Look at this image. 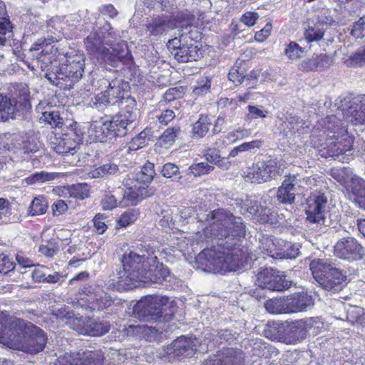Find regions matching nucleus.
I'll use <instances>...</instances> for the list:
<instances>
[{"instance_id": "49", "label": "nucleus", "mask_w": 365, "mask_h": 365, "mask_svg": "<svg viewBox=\"0 0 365 365\" xmlns=\"http://www.w3.org/2000/svg\"><path fill=\"white\" fill-rule=\"evenodd\" d=\"M324 35V30L320 27V25L309 27L304 32V38L309 43L320 41Z\"/></svg>"}, {"instance_id": "35", "label": "nucleus", "mask_w": 365, "mask_h": 365, "mask_svg": "<svg viewBox=\"0 0 365 365\" xmlns=\"http://www.w3.org/2000/svg\"><path fill=\"white\" fill-rule=\"evenodd\" d=\"M108 94H109L110 100L113 102V105L123 103L124 97V89L121 86V80H114L109 83L108 88L106 89Z\"/></svg>"}, {"instance_id": "3", "label": "nucleus", "mask_w": 365, "mask_h": 365, "mask_svg": "<svg viewBox=\"0 0 365 365\" xmlns=\"http://www.w3.org/2000/svg\"><path fill=\"white\" fill-rule=\"evenodd\" d=\"M86 50L104 63L113 67H117L120 62L128 64L131 61V54L128 51L127 43L120 41L110 43L101 39L99 34L92 32L84 40Z\"/></svg>"}, {"instance_id": "42", "label": "nucleus", "mask_w": 365, "mask_h": 365, "mask_svg": "<svg viewBox=\"0 0 365 365\" xmlns=\"http://www.w3.org/2000/svg\"><path fill=\"white\" fill-rule=\"evenodd\" d=\"M285 304L284 298H274L267 300L264 303V307L266 310L271 314H287Z\"/></svg>"}, {"instance_id": "57", "label": "nucleus", "mask_w": 365, "mask_h": 365, "mask_svg": "<svg viewBox=\"0 0 365 365\" xmlns=\"http://www.w3.org/2000/svg\"><path fill=\"white\" fill-rule=\"evenodd\" d=\"M351 34L356 38H362L365 37V16L360 18L354 24Z\"/></svg>"}, {"instance_id": "47", "label": "nucleus", "mask_w": 365, "mask_h": 365, "mask_svg": "<svg viewBox=\"0 0 365 365\" xmlns=\"http://www.w3.org/2000/svg\"><path fill=\"white\" fill-rule=\"evenodd\" d=\"M344 63L347 67H358L365 65V48L357 51L346 58Z\"/></svg>"}, {"instance_id": "13", "label": "nucleus", "mask_w": 365, "mask_h": 365, "mask_svg": "<svg viewBox=\"0 0 365 365\" xmlns=\"http://www.w3.org/2000/svg\"><path fill=\"white\" fill-rule=\"evenodd\" d=\"M255 284L262 289L282 292L291 287V282L285 279L284 275L272 269H264L256 276Z\"/></svg>"}, {"instance_id": "2", "label": "nucleus", "mask_w": 365, "mask_h": 365, "mask_svg": "<svg viewBox=\"0 0 365 365\" xmlns=\"http://www.w3.org/2000/svg\"><path fill=\"white\" fill-rule=\"evenodd\" d=\"M47 342L45 332L26 321H0V343L23 352L36 354Z\"/></svg>"}, {"instance_id": "59", "label": "nucleus", "mask_w": 365, "mask_h": 365, "mask_svg": "<svg viewBox=\"0 0 365 365\" xmlns=\"http://www.w3.org/2000/svg\"><path fill=\"white\" fill-rule=\"evenodd\" d=\"M161 173L163 177L171 178L179 173V168L174 163H168L163 166Z\"/></svg>"}, {"instance_id": "34", "label": "nucleus", "mask_w": 365, "mask_h": 365, "mask_svg": "<svg viewBox=\"0 0 365 365\" xmlns=\"http://www.w3.org/2000/svg\"><path fill=\"white\" fill-rule=\"evenodd\" d=\"M212 125L208 115H200L198 120L192 124V133L193 138H201L206 135Z\"/></svg>"}, {"instance_id": "40", "label": "nucleus", "mask_w": 365, "mask_h": 365, "mask_svg": "<svg viewBox=\"0 0 365 365\" xmlns=\"http://www.w3.org/2000/svg\"><path fill=\"white\" fill-rule=\"evenodd\" d=\"M155 175L154 165L148 162L141 168V170L136 173L135 180L138 183L146 185V183H149L152 181Z\"/></svg>"}, {"instance_id": "44", "label": "nucleus", "mask_w": 365, "mask_h": 365, "mask_svg": "<svg viewBox=\"0 0 365 365\" xmlns=\"http://www.w3.org/2000/svg\"><path fill=\"white\" fill-rule=\"evenodd\" d=\"M48 209V202L43 196L35 197L29 209L31 216L40 215L46 213Z\"/></svg>"}, {"instance_id": "62", "label": "nucleus", "mask_w": 365, "mask_h": 365, "mask_svg": "<svg viewBox=\"0 0 365 365\" xmlns=\"http://www.w3.org/2000/svg\"><path fill=\"white\" fill-rule=\"evenodd\" d=\"M272 29V24L270 23H267L262 29L255 34V40L258 42L264 41L269 36Z\"/></svg>"}, {"instance_id": "51", "label": "nucleus", "mask_w": 365, "mask_h": 365, "mask_svg": "<svg viewBox=\"0 0 365 365\" xmlns=\"http://www.w3.org/2000/svg\"><path fill=\"white\" fill-rule=\"evenodd\" d=\"M248 113L246 115V117L249 120H252L255 118H264L267 116L269 111L264 109L262 106H252L249 105L247 106Z\"/></svg>"}, {"instance_id": "25", "label": "nucleus", "mask_w": 365, "mask_h": 365, "mask_svg": "<svg viewBox=\"0 0 365 365\" xmlns=\"http://www.w3.org/2000/svg\"><path fill=\"white\" fill-rule=\"evenodd\" d=\"M284 299L287 314L306 311L313 304L312 297L305 292H297Z\"/></svg>"}, {"instance_id": "29", "label": "nucleus", "mask_w": 365, "mask_h": 365, "mask_svg": "<svg viewBox=\"0 0 365 365\" xmlns=\"http://www.w3.org/2000/svg\"><path fill=\"white\" fill-rule=\"evenodd\" d=\"M346 120L354 125L365 123V99L350 106L345 114Z\"/></svg>"}, {"instance_id": "54", "label": "nucleus", "mask_w": 365, "mask_h": 365, "mask_svg": "<svg viewBox=\"0 0 365 365\" xmlns=\"http://www.w3.org/2000/svg\"><path fill=\"white\" fill-rule=\"evenodd\" d=\"M15 263L12 257L5 255H0V272L7 274L14 270Z\"/></svg>"}, {"instance_id": "5", "label": "nucleus", "mask_w": 365, "mask_h": 365, "mask_svg": "<svg viewBox=\"0 0 365 365\" xmlns=\"http://www.w3.org/2000/svg\"><path fill=\"white\" fill-rule=\"evenodd\" d=\"M309 268L314 279L325 290L338 292L346 284V275L329 259H313Z\"/></svg>"}, {"instance_id": "18", "label": "nucleus", "mask_w": 365, "mask_h": 365, "mask_svg": "<svg viewBox=\"0 0 365 365\" xmlns=\"http://www.w3.org/2000/svg\"><path fill=\"white\" fill-rule=\"evenodd\" d=\"M156 190L154 187H149L137 182L133 186L125 190L118 205L120 207L135 205L144 198L153 196Z\"/></svg>"}, {"instance_id": "58", "label": "nucleus", "mask_w": 365, "mask_h": 365, "mask_svg": "<svg viewBox=\"0 0 365 365\" xmlns=\"http://www.w3.org/2000/svg\"><path fill=\"white\" fill-rule=\"evenodd\" d=\"M96 33L100 34L103 41L108 38H115L117 36L110 24L108 22H106Z\"/></svg>"}, {"instance_id": "22", "label": "nucleus", "mask_w": 365, "mask_h": 365, "mask_svg": "<svg viewBox=\"0 0 365 365\" xmlns=\"http://www.w3.org/2000/svg\"><path fill=\"white\" fill-rule=\"evenodd\" d=\"M352 144L353 140L350 136H346L341 139L335 135L331 136L326 143V147L321 150L322 155L324 158L339 157L346 152L350 151Z\"/></svg>"}, {"instance_id": "64", "label": "nucleus", "mask_w": 365, "mask_h": 365, "mask_svg": "<svg viewBox=\"0 0 365 365\" xmlns=\"http://www.w3.org/2000/svg\"><path fill=\"white\" fill-rule=\"evenodd\" d=\"M203 155L206 160L214 164L220 156V151L216 148H208L203 152Z\"/></svg>"}, {"instance_id": "9", "label": "nucleus", "mask_w": 365, "mask_h": 365, "mask_svg": "<svg viewBox=\"0 0 365 365\" xmlns=\"http://www.w3.org/2000/svg\"><path fill=\"white\" fill-rule=\"evenodd\" d=\"M351 170L343 168L333 173L332 176L338 181L345 182V194L347 198L355 203L359 207L365 209V180L358 176H352L349 180L344 179L342 174L349 175Z\"/></svg>"}, {"instance_id": "41", "label": "nucleus", "mask_w": 365, "mask_h": 365, "mask_svg": "<svg viewBox=\"0 0 365 365\" xmlns=\"http://www.w3.org/2000/svg\"><path fill=\"white\" fill-rule=\"evenodd\" d=\"M180 133L181 128L179 125L168 128L160 136L159 141L166 147L170 146Z\"/></svg>"}, {"instance_id": "56", "label": "nucleus", "mask_w": 365, "mask_h": 365, "mask_svg": "<svg viewBox=\"0 0 365 365\" xmlns=\"http://www.w3.org/2000/svg\"><path fill=\"white\" fill-rule=\"evenodd\" d=\"M101 205L103 210H110L115 208L118 206V200L115 195L110 192L106 193L101 201Z\"/></svg>"}, {"instance_id": "63", "label": "nucleus", "mask_w": 365, "mask_h": 365, "mask_svg": "<svg viewBox=\"0 0 365 365\" xmlns=\"http://www.w3.org/2000/svg\"><path fill=\"white\" fill-rule=\"evenodd\" d=\"M259 15L256 12L247 11L241 17V21L248 26H252L256 24Z\"/></svg>"}, {"instance_id": "32", "label": "nucleus", "mask_w": 365, "mask_h": 365, "mask_svg": "<svg viewBox=\"0 0 365 365\" xmlns=\"http://www.w3.org/2000/svg\"><path fill=\"white\" fill-rule=\"evenodd\" d=\"M86 301L89 303L88 306L92 309H102L110 304L109 297L103 292H91L87 295Z\"/></svg>"}, {"instance_id": "24", "label": "nucleus", "mask_w": 365, "mask_h": 365, "mask_svg": "<svg viewBox=\"0 0 365 365\" xmlns=\"http://www.w3.org/2000/svg\"><path fill=\"white\" fill-rule=\"evenodd\" d=\"M9 101L16 108V115L31 108L29 90L26 85L19 84L11 90Z\"/></svg>"}, {"instance_id": "21", "label": "nucleus", "mask_w": 365, "mask_h": 365, "mask_svg": "<svg viewBox=\"0 0 365 365\" xmlns=\"http://www.w3.org/2000/svg\"><path fill=\"white\" fill-rule=\"evenodd\" d=\"M297 175H288L282 182L277 192V199L282 204L291 205L295 200V195L301 187Z\"/></svg>"}, {"instance_id": "60", "label": "nucleus", "mask_w": 365, "mask_h": 365, "mask_svg": "<svg viewBox=\"0 0 365 365\" xmlns=\"http://www.w3.org/2000/svg\"><path fill=\"white\" fill-rule=\"evenodd\" d=\"M93 225L99 234H103L107 230V225L104 222L103 215L98 213L93 219Z\"/></svg>"}, {"instance_id": "16", "label": "nucleus", "mask_w": 365, "mask_h": 365, "mask_svg": "<svg viewBox=\"0 0 365 365\" xmlns=\"http://www.w3.org/2000/svg\"><path fill=\"white\" fill-rule=\"evenodd\" d=\"M336 257L350 261L361 259L364 255V250L357 241L352 237L343 238L334 246Z\"/></svg>"}, {"instance_id": "43", "label": "nucleus", "mask_w": 365, "mask_h": 365, "mask_svg": "<svg viewBox=\"0 0 365 365\" xmlns=\"http://www.w3.org/2000/svg\"><path fill=\"white\" fill-rule=\"evenodd\" d=\"M118 170V166L114 163L104 164L98 168H93L88 173L91 178L104 177L107 175H114Z\"/></svg>"}, {"instance_id": "33", "label": "nucleus", "mask_w": 365, "mask_h": 365, "mask_svg": "<svg viewBox=\"0 0 365 365\" xmlns=\"http://www.w3.org/2000/svg\"><path fill=\"white\" fill-rule=\"evenodd\" d=\"M265 336L272 340L282 341L284 324L281 321H268L264 330Z\"/></svg>"}, {"instance_id": "39", "label": "nucleus", "mask_w": 365, "mask_h": 365, "mask_svg": "<svg viewBox=\"0 0 365 365\" xmlns=\"http://www.w3.org/2000/svg\"><path fill=\"white\" fill-rule=\"evenodd\" d=\"M332 63L331 58L326 54H320L316 58L304 61L302 66L304 69L314 70L318 68L329 67Z\"/></svg>"}, {"instance_id": "27", "label": "nucleus", "mask_w": 365, "mask_h": 365, "mask_svg": "<svg viewBox=\"0 0 365 365\" xmlns=\"http://www.w3.org/2000/svg\"><path fill=\"white\" fill-rule=\"evenodd\" d=\"M155 326H146L143 332L149 341H161L168 336L170 331L168 322L170 321H155Z\"/></svg>"}, {"instance_id": "46", "label": "nucleus", "mask_w": 365, "mask_h": 365, "mask_svg": "<svg viewBox=\"0 0 365 365\" xmlns=\"http://www.w3.org/2000/svg\"><path fill=\"white\" fill-rule=\"evenodd\" d=\"M212 4L209 0H202L200 1L198 3L195 4V7L193 10L192 14H189L187 13H183L185 15H187L189 18H191L192 16H194V24H197V23L195 21V14L198 16L197 20H202L203 17L202 15L205 14L206 12L209 11L211 9ZM192 26V24L191 25Z\"/></svg>"}, {"instance_id": "15", "label": "nucleus", "mask_w": 365, "mask_h": 365, "mask_svg": "<svg viewBox=\"0 0 365 365\" xmlns=\"http://www.w3.org/2000/svg\"><path fill=\"white\" fill-rule=\"evenodd\" d=\"M327 202V198L323 193H313L307 201L306 215L307 220L311 223L324 225V208Z\"/></svg>"}, {"instance_id": "14", "label": "nucleus", "mask_w": 365, "mask_h": 365, "mask_svg": "<svg viewBox=\"0 0 365 365\" xmlns=\"http://www.w3.org/2000/svg\"><path fill=\"white\" fill-rule=\"evenodd\" d=\"M84 56L83 53H70L67 56L66 63L59 68L58 77L61 80L71 79L73 82L78 81L84 72Z\"/></svg>"}, {"instance_id": "20", "label": "nucleus", "mask_w": 365, "mask_h": 365, "mask_svg": "<svg viewBox=\"0 0 365 365\" xmlns=\"http://www.w3.org/2000/svg\"><path fill=\"white\" fill-rule=\"evenodd\" d=\"M202 365H245V361L240 350L225 349L205 360Z\"/></svg>"}, {"instance_id": "12", "label": "nucleus", "mask_w": 365, "mask_h": 365, "mask_svg": "<svg viewBox=\"0 0 365 365\" xmlns=\"http://www.w3.org/2000/svg\"><path fill=\"white\" fill-rule=\"evenodd\" d=\"M278 174L277 161L275 159L259 161L248 167L244 172L246 181L263 183L274 178Z\"/></svg>"}, {"instance_id": "11", "label": "nucleus", "mask_w": 365, "mask_h": 365, "mask_svg": "<svg viewBox=\"0 0 365 365\" xmlns=\"http://www.w3.org/2000/svg\"><path fill=\"white\" fill-rule=\"evenodd\" d=\"M120 112L113 117V123L118 126V135L125 136L135 127L137 118L136 102L130 97L123 99Z\"/></svg>"}, {"instance_id": "23", "label": "nucleus", "mask_w": 365, "mask_h": 365, "mask_svg": "<svg viewBox=\"0 0 365 365\" xmlns=\"http://www.w3.org/2000/svg\"><path fill=\"white\" fill-rule=\"evenodd\" d=\"M96 356L97 354L91 351L66 354L58 359L55 365H101Z\"/></svg>"}, {"instance_id": "7", "label": "nucleus", "mask_w": 365, "mask_h": 365, "mask_svg": "<svg viewBox=\"0 0 365 365\" xmlns=\"http://www.w3.org/2000/svg\"><path fill=\"white\" fill-rule=\"evenodd\" d=\"M138 246L139 247L138 252L144 255L140 264L142 285L161 283L165 280L169 276V269L160 263L158 261V257L153 252H150L145 246L143 244Z\"/></svg>"}, {"instance_id": "31", "label": "nucleus", "mask_w": 365, "mask_h": 365, "mask_svg": "<svg viewBox=\"0 0 365 365\" xmlns=\"http://www.w3.org/2000/svg\"><path fill=\"white\" fill-rule=\"evenodd\" d=\"M260 249L262 252L267 255L273 258H295L298 255V249L297 252L293 254H285L284 252H279L277 250L275 242L273 239L269 237L264 238L261 242Z\"/></svg>"}, {"instance_id": "1", "label": "nucleus", "mask_w": 365, "mask_h": 365, "mask_svg": "<svg viewBox=\"0 0 365 365\" xmlns=\"http://www.w3.org/2000/svg\"><path fill=\"white\" fill-rule=\"evenodd\" d=\"M205 222L210 225L212 235L227 240L199 253L196 257L198 268L215 273L236 271L242 266L244 257L242 250L236 247L237 239L245 235L242 219L218 209L207 215Z\"/></svg>"}, {"instance_id": "4", "label": "nucleus", "mask_w": 365, "mask_h": 365, "mask_svg": "<svg viewBox=\"0 0 365 365\" xmlns=\"http://www.w3.org/2000/svg\"><path fill=\"white\" fill-rule=\"evenodd\" d=\"M137 246L134 251L124 255L122 267L113 273L108 280V284L118 291H126L142 285V272L140 264L144 257L139 252Z\"/></svg>"}, {"instance_id": "55", "label": "nucleus", "mask_w": 365, "mask_h": 365, "mask_svg": "<svg viewBox=\"0 0 365 365\" xmlns=\"http://www.w3.org/2000/svg\"><path fill=\"white\" fill-rule=\"evenodd\" d=\"M71 195L75 198L85 199L88 197L89 191L87 185L77 184L71 187Z\"/></svg>"}, {"instance_id": "61", "label": "nucleus", "mask_w": 365, "mask_h": 365, "mask_svg": "<svg viewBox=\"0 0 365 365\" xmlns=\"http://www.w3.org/2000/svg\"><path fill=\"white\" fill-rule=\"evenodd\" d=\"M364 314V309L359 307L349 306L346 309V319H360Z\"/></svg>"}, {"instance_id": "17", "label": "nucleus", "mask_w": 365, "mask_h": 365, "mask_svg": "<svg viewBox=\"0 0 365 365\" xmlns=\"http://www.w3.org/2000/svg\"><path fill=\"white\" fill-rule=\"evenodd\" d=\"M118 126L113 123L112 120L101 119L93 122L89 128L88 133L91 138L99 142L112 140L118 135Z\"/></svg>"}, {"instance_id": "19", "label": "nucleus", "mask_w": 365, "mask_h": 365, "mask_svg": "<svg viewBox=\"0 0 365 365\" xmlns=\"http://www.w3.org/2000/svg\"><path fill=\"white\" fill-rule=\"evenodd\" d=\"M83 140V131L76 123L71 126V128L64 133L54 149L59 154L73 153Z\"/></svg>"}, {"instance_id": "38", "label": "nucleus", "mask_w": 365, "mask_h": 365, "mask_svg": "<svg viewBox=\"0 0 365 365\" xmlns=\"http://www.w3.org/2000/svg\"><path fill=\"white\" fill-rule=\"evenodd\" d=\"M72 322L88 323V326H93V330L83 331L89 336H97L107 333L109 330L108 321H71Z\"/></svg>"}, {"instance_id": "50", "label": "nucleus", "mask_w": 365, "mask_h": 365, "mask_svg": "<svg viewBox=\"0 0 365 365\" xmlns=\"http://www.w3.org/2000/svg\"><path fill=\"white\" fill-rule=\"evenodd\" d=\"M40 120L48 123L52 128L58 127L63 123V119L60 117L59 112L56 110L43 112Z\"/></svg>"}, {"instance_id": "48", "label": "nucleus", "mask_w": 365, "mask_h": 365, "mask_svg": "<svg viewBox=\"0 0 365 365\" xmlns=\"http://www.w3.org/2000/svg\"><path fill=\"white\" fill-rule=\"evenodd\" d=\"M138 217V212L135 210H129L124 212L117 221L118 227H125L133 223Z\"/></svg>"}, {"instance_id": "28", "label": "nucleus", "mask_w": 365, "mask_h": 365, "mask_svg": "<svg viewBox=\"0 0 365 365\" xmlns=\"http://www.w3.org/2000/svg\"><path fill=\"white\" fill-rule=\"evenodd\" d=\"M173 56L178 61L185 63L198 60L202 56V51L197 45H182V48L177 49Z\"/></svg>"}, {"instance_id": "10", "label": "nucleus", "mask_w": 365, "mask_h": 365, "mask_svg": "<svg viewBox=\"0 0 365 365\" xmlns=\"http://www.w3.org/2000/svg\"><path fill=\"white\" fill-rule=\"evenodd\" d=\"M194 24V16L189 18L187 15L180 14L178 19L171 20L168 16L161 15L153 17L146 24L147 31L150 36H160L165 34L170 29L178 26L187 28Z\"/></svg>"}, {"instance_id": "37", "label": "nucleus", "mask_w": 365, "mask_h": 365, "mask_svg": "<svg viewBox=\"0 0 365 365\" xmlns=\"http://www.w3.org/2000/svg\"><path fill=\"white\" fill-rule=\"evenodd\" d=\"M16 115V108L12 106L9 97L0 94V120L6 121L9 118H15Z\"/></svg>"}, {"instance_id": "53", "label": "nucleus", "mask_w": 365, "mask_h": 365, "mask_svg": "<svg viewBox=\"0 0 365 365\" xmlns=\"http://www.w3.org/2000/svg\"><path fill=\"white\" fill-rule=\"evenodd\" d=\"M190 169L195 176H200L210 173L214 170V167L207 163H199L191 165Z\"/></svg>"}, {"instance_id": "8", "label": "nucleus", "mask_w": 365, "mask_h": 365, "mask_svg": "<svg viewBox=\"0 0 365 365\" xmlns=\"http://www.w3.org/2000/svg\"><path fill=\"white\" fill-rule=\"evenodd\" d=\"M196 337L182 335L173 340L172 343L163 348L162 358L165 361H171L173 360L181 361L186 358L192 357L197 351L207 352L208 349L202 347Z\"/></svg>"}, {"instance_id": "52", "label": "nucleus", "mask_w": 365, "mask_h": 365, "mask_svg": "<svg viewBox=\"0 0 365 365\" xmlns=\"http://www.w3.org/2000/svg\"><path fill=\"white\" fill-rule=\"evenodd\" d=\"M147 144L146 133L143 131L134 137L128 145V151H135Z\"/></svg>"}, {"instance_id": "6", "label": "nucleus", "mask_w": 365, "mask_h": 365, "mask_svg": "<svg viewBox=\"0 0 365 365\" xmlns=\"http://www.w3.org/2000/svg\"><path fill=\"white\" fill-rule=\"evenodd\" d=\"M174 301H170L165 296L148 295L139 300L132 309L130 317L133 318H142L150 317V319H155L172 315L173 310L167 312L168 309H174Z\"/></svg>"}, {"instance_id": "26", "label": "nucleus", "mask_w": 365, "mask_h": 365, "mask_svg": "<svg viewBox=\"0 0 365 365\" xmlns=\"http://www.w3.org/2000/svg\"><path fill=\"white\" fill-rule=\"evenodd\" d=\"M51 32L53 35H48L46 37L38 39L31 47L30 51H38L41 49L43 55H53V56L58 52V48L52 45L53 43L57 42L59 39V35L51 30H48V33Z\"/></svg>"}, {"instance_id": "45", "label": "nucleus", "mask_w": 365, "mask_h": 365, "mask_svg": "<svg viewBox=\"0 0 365 365\" xmlns=\"http://www.w3.org/2000/svg\"><path fill=\"white\" fill-rule=\"evenodd\" d=\"M304 52V48L294 41H290L286 45L284 53L289 60L294 61L300 58L303 56Z\"/></svg>"}, {"instance_id": "30", "label": "nucleus", "mask_w": 365, "mask_h": 365, "mask_svg": "<svg viewBox=\"0 0 365 365\" xmlns=\"http://www.w3.org/2000/svg\"><path fill=\"white\" fill-rule=\"evenodd\" d=\"M284 324V331L283 335H284V337L282 338L283 341L291 344L298 341L305 334L304 329L299 326V321H292L290 322L285 321Z\"/></svg>"}, {"instance_id": "36", "label": "nucleus", "mask_w": 365, "mask_h": 365, "mask_svg": "<svg viewBox=\"0 0 365 365\" xmlns=\"http://www.w3.org/2000/svg\"><path fill=\"white\" fill-rule=\"evenodd\" d=\"M326 128L331 133H334V135L339 138H344L346 135L347 130L342 125L341 120L336 118L335 115H329L326 118Z\"/></svg>"}]
</instances>
